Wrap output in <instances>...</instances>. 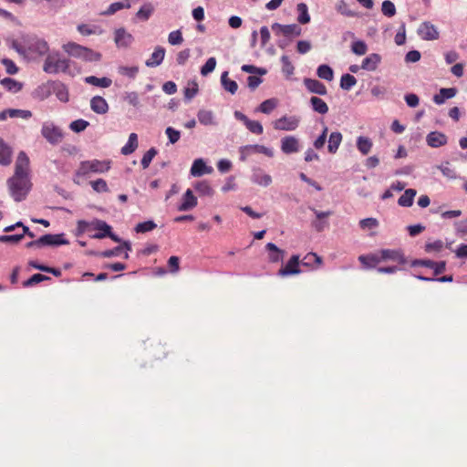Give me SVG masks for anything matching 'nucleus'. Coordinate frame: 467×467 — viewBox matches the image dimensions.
<instances>
[{"instance_id": "obj_13", "label": "nucleus", "mask_w": 467, "mask_h": 467, "mask_svg": "<svg viewBox=\"0 0 467 467\" xmlns=\"http://www.w3.org/2000/svg\"><path fill=\"white\" fill-rule=\"evenodd\" d=\"M281 150L285 154L298 152L300 150L299 140L293 135L285 136L281 140Z\"/></svg>"}, {"instance_id": "obj_35", "label": "nucleus", "mask_w": 467, "mask_h": 467, "mask_svg": "<svg viewBox=\"0 0 467 467\" xmlns=\"http://www.w3.org/2000/svg\"><path fill=\"white\" fill-rule=\"evenodd\" d=\"M254 150L255 151H257L259 153H263L268 157L274 156V151L270 148H267L263 145H249V146H245L244 149H242V151H241L242 152V155H241L242 161H245L244 150Z\"/></svg>"}, {"instance_id": "obj_61", "label": "nucleus", "mask_w": 467, "mask_h": 467, "mask_svg": "<svg viewBox=\"0 0 467 467\" xmlns=\"http://www.w3.org/2000/svg\"><path fill=\"white\" fill-rule=\"evenodd\" d=\"M165 133L171 144L176 143L181 138V132L172 127H168L165 130Z\"/></svg>"}, {"instance_id": "obj_21", "label": "nucleus", "mask_w": 467, "mask_h": 467, "mask_svg": "<svg viewBox=\"0 0 467 467\" xmlns=\"http://www.w3.org/2000/svg\"><path fill=\"white\" fill-rule=\"evenodd\" d=\"M251 180L253 182L265 187L272 183V177L259 168L254 169Z\"/></svg>"}, {"instance_id": "obj_10", "label": "nucleus", "mask_w": 467, "mask_h": 467, "mask_svg": "<svg viewBox=\"0 0 467 467\" xmlns=\"http://www.w3.org/2000/svg\"><path fill=\"white\" fill-rule=\"evenodd\" d=\"M40 247L44 246H59L68 244L69 242L65 238L64 234H47L39 238Z\"/></svg>"}, {"instance_id": "obj_56", "label": "nucleus", "mask_w": 467, "mask_h": 467, "mask_svg": "<svg viewBox=\"0 0 467 467\" xmlns=\"http://www.w3.org/2000/svg\"><path fill=\"white\" fill-rule=\"evenodd\" d=\"M90 185L92 189L97 192H109V187L104 179H98L96 181L90 182Z\"/></svg>"}, {"instance_id": "obj_25", "label": "nucleus", "mask_w": 467, "mask_h": 467, "mask_svg": "<svg viewBox=\"0 0 467 467\" xmlns=\"http://www.w3.org/2000/svg\"><path fill=\"white\" fill-rule=\"evenodd\" d=\"M265 248L269 252L268 259L271 263L283 261L285 252L279 249L275 244L268 243L266 244Z\"/></svg>"}, {"instance_id": "obj_7", "label": "nucleus", "mask_w": 467, "mask_h": 467, "mask_svg": "<svg viewBox=\"0 0 467 467\" xmlns=\"http://www.w3.org/2000/svg\"><path fill=\"white\" fill-rule=\"evenodd\" d=\"M42 136L51 144H58L63 140V132L60 128L53 123L46 122L42 125Z\"/></svg>"}, {"instance_id": "obj_40", "label": "nucleus", "mask_w": 467, "mask_h": 467, "mask_svg": "<svg viewBox=\"0 0 467 467\" xmlns=\"http://www.w3.org/2000/svg\"><path fill=\"white\" fill-rule=\"evenodd\" d=\"M1 85L8 91L18 92L22 89V84L11 78H5L1 80Z\"/></svg>"}, {"instance_id": "obj_41", "label": "nucleus", "mask_w": 467, "mask_h": 467, "mask_svg": "<svg viewBox=\"0 0 467 467\" xmlns=\"http://www.w3.org/2000/svg\"><path fill=\"white\" fill-rule=\"evenodd\" d=\"M317 74L318 78L327 81H331L334 78L333 69L327 65H320L317 67Z\"/></svg>"}, {"instance_id": "obj_38", "label": "nucleus", "mask_w": 467, "mask_h": 467, "mask_svg": "<svg viewBox=\"0 0 467 467\" xmlns=\"http://www.w3.org/2000/svg\"><path fill=\"white\" fill-rule=\"evenodd\" d=\"M194 189L200 196H212L214 193L213 189L207 181L197 182Z\"/></svg>"}, {"instance_id": "obj_48", "label": "nucleus", "mask_w": 467, "mask_h": 467, "mask_svg": "<svg viewBox=\"0 0 467 467\" xmlns=\"http://www.w3.org/2000/svg\"><path fill=\"white\" fill-rule=\"evenodd\" d=\"M277 106V100L275 99H269L263 101L259 106V110L265 114L271 113Z\"/></svg>"}, {"instance_id": "obj_27", "label": "nucleus", "mask_w": 467, "mask_h": 467, "mask_svg": "<svg viewBox=\"0 0 467 467\" xmlns=\"http://www.w3.org/2000/svg\"><path fill=\"white\" fill-rule=\"evenodd\" d=\"M343 140V136L339 131H334L329 135L327 150L331 154H335Z\"/></svg>"}, {"instance_id": "obj_43", "label": "nucleus", "mask_w": 467, "mask_h": 467, "mask_svg": "<svg viewBox=\"0 0 467 467\" xmlns=\"http://www.w3.org/2000/svg\"><path fill=\"white\" fill-rule=\"evenodd\" d=\"M130 4L128 0L125 2H115V3H112L105 12H103V15L111 16V15L115 14L117 11H119L123 8H130Z\"/></svg>"}, {"instance_id": "obj_9", "label": "nucleus", "mask_w": 467, "mask_h": 467, "mask_svg": "<svg viewBox=\"0 0 467 467\" xmlns=\"http://www.w3.org/2000/svg\"><path fill=\"white\" fill-rule=\"evenodd\" d=\"M300 258L299 255H292L286 265L278 270V275L287 276L292 275H297L301 273L299 268Z\"/></svg>"}, {"instance_id": "obj_60", "label": "nucleus", "mask_w": 467, "mask_h": 467, "mask_svg": "<svg viewBox=\"0 0 467 467\" xmlns=\"http://www.w3.org/2000/svg\"><path fill=\"white\" fill-rule=\"evenodd\" d=\"M155 228H156V223L154 222L146 221V222L138 223L136 225L135 230L137 233H146V232L152 231Z\"/></svg>"}, {"instance_id": "obj_17", "label": "nucleus", "mask_w": 467, "mask_h": 467, "mask_svg": "<svg viewBox=\"0 0 467 467\" xmlns=\"http://www.w3.org/2000/svg\"><path fill=\"white\" fill-rule=\"evenodd\" d=\"M114 40L119 47H128L133 42V36L124 28H119L115 31Z\"/></svg>"}, {"instance_id": "obj_50", "label": "nucleus", "mask_w": 467, "mask_h": 467, "mask_svg": "<svg viewBox=\"0 0 467 467\" xmlns=\"http://www.w3.org/2000/svg\"><path fill=\"white\" fill-rule=\"evenodd\" d=\"M152 12H153L152 5L150 4H146L139 9L136 16L138 18L146 21L150 18Z\"/></svg>"}, {"instance_id": "obj_1", "label": "nucleus", "mask_w": 467, "mask_h": 467, "mask_svg": "<svg viewBox=\"0 0 467 467\" xmlns=\"http://www.w3.org/2000/svg\"><path fill=\"white\" fill-rule=\"evenodd\" d=\"M11 196L16 202H21L28 194L32 183L29 177V158L21 151L19 152L15 165V173L7 181Z\"/></svg>"}, {"instance_id": "obj_64", "label": "nucleus", "mask_w": 467, "mask_h": 467, "mask_svg": "<svg viewBox=\"0 0 467 467\" xmlns=\"http://www.w3.org/2000/svg\"><path fill=\"white\" fill-rule=\"evenodd\" d=\"M443 247V242L441 240H436L434 242L427 243L425 244V251L427 253L431 252H440Z\"/></svg>"}, {"instance_id": "obj_36", "label": "nucleus", "mask_w": 467, "mask_h": 467, "mask_svg": "<svg viewBox=\"0 0 467 467\" xmlns=\"http://www.w3.org/2000/svg\"><path fill=\"white\" fill-rule=\"evenodd\" d=\"M221 83L223 88L230 92L231 94H234L238 89V85L234 80H232L228 78V72L224 71L221 76Z\"/></svg>"}, {"instance_id": "obj_18", "label": "nucleus", "mask_w": 467, "mask_h": 467, "mask_svg": "<svg viewBox=\"0 0 467 467\" xmlns=\"http://www.w3.org/2000/svg\"><path fill=\"white\" fill-rule=\"evenodd\" d=\"M304 85L311 93L324 96L327 93V87L319 80L314 78H305Z\"/></svg>"}, {"instance_id": "obj_57", "label": "nucleus", "mask_w": 467, "mask_h": 467, "mask_svg": "<svg viewBox=\"0 0 467 467\" xmlns=\"http://www.w3.org/2000/svg\"><path fill=\"white\" fill-rule=\"evenodd\" d=\"M328 128L324 126L322 133L316 139L313 145L317 150H321L326 144Z\"/></svg>"}, {"instance_id": "obj_54", "label": "nucleus", "mask_w": 467, "mask_h": 467, "mask_svg": "<svg viewBox=\"0 0 467 467\" xmlns=\"http://www.w3.org/2000/svg\"><path fill=\"white\" fill-rule=\"evenodd\" d=\"M157 155V150L155 148H150L148 151H146L141 159V166L143 169H147L152 159Z\"/></svg>"}, {"instance_id": "obj_59", "label": "nucleus", "mask_w": 467, "mask_h": 467, "mask_svg": "<svg viewBox=\"0 0 467 467\" xmlns=\"http://www.w3.org/2000/svg\"><path fill=\"white\" fill-rule=\"evenodd\" d=\"M215 67H216L215 57H210L207 59L205 64L202 67L201 74L202 76H207L208 74H210L211 72H213L214 70Z\"/></svg>"}, {"instance_id": "obj_5", "label": "nucleus", "mask_w": 467, "mask_h": 467, "mask_svg": "<svg viewBox=\"0 0 467 467\" xmlns=\"http://www.w3.org/2000/svg\"><path fill=\"white\" fill-rule=\"evenodd\" d=\"M93 226L94 230H103V233H96L91 235L92 238L95 239H102L105 237H109L115 242H119L120 239L111 233V227L104 221L96 220L92 223H88L85 221L78 222V227L82 231H89V228Z\"/></svg>"}, {"instance_id": "obj_30", "label": "nucleus", "mask_w": 467, "mask_h": 467, "mask_svg": "<svg viewBox=\"0 0 467 467\" xmlns=\"http://www.w3.org/2000/svg\"><path fill=\"white\" fill-rule=\"evenodd\" d=\"M305 266L317 268L322 265V258L316 253H308L301 261Z\"/></svg>"}, {"instance_id": "obj_14", "label": "nucleus", "mask_w": 467, "mask_h": 467, "mask_svg": "<svg viewBox=\"0 0 467 467\" xmlns=\"http://www.w3.org/2000/svg\"><path fill=\"white\" fill-rule=\"evenodd\" d=\"M426 142L431 148H439L448 143V138L441 131H431L426 136Z\"/></svg>"}, {"instance_id": "obj_22", "label": "nucleus", "mask_w": 467, "mask_h": 467, "mask_svg": "<svg viewBox=\"0 0 467 467\" xmlns=\"http://www.w3.org/2000/svg\"><path fill=\"white\" fill-rule=\"evenodd\" d=\"M90 108L97 114H105L109 111V104L100 96H95L90 100Z\"/></svg>"}, {"instance_id": "obj_62", "label": "nucleus", "mask_w": 467, "mask_h": 467, "mask_svg": "<svg viewBox=\"0 0 467 467\" xmlns=\"http://www.w3.org/2000/svg\"><path fill=\"white\" fill-rule=\"evenodd\" d=\"M168 41L171 45H180L182 41V35L180 30L172 31L169 34Z\"/></svg>"}, {"instance_id": "obj_28", "label": "nucleus", "mask_w": 467, "mask_h": 467, "mask_svg": "<svg viewBox=\"0 0 467 467\" xmlns=\"http://www.w3.org/2000/svg\"><path fill=\"white\" fill-rule=\"evenodd\" d=\"M358 261L365 267L373 268L381 262V258H379L378 254H361L358 256Z\"/></svg>"}, {"instance_id": "obj_58", "label": "nucleus", "mask_w": 467, "mask_h": 467, "mask_svg": "<svg viewBox=\"0 0 467 467\" xmlns=\"http://www.w3.org/2000/svg\"><path fill=\"white\" fill-rule=\"evenodd\" d=\"M8 117L10 118H21L27 119L32 117V112L30 110L24 109H7Z\"/></svg>"}, {"instance_id": "obj_45", "label": "nucleus", "mask_w": 467, "mask_h": 467, "mask_svg": "<svg viewBox=\"0 0 467 467\" xmlns=\"http://www.w3.org/2000/svg\"><path fill=\"white\" fill-rule=\"evenodd\" d=\"M281 62L282 72L287 78H290L294 74L295 67L293 66L292 62L290 61L287 56H282Z\"/></svg>"}, {"instance_id": "obj_63", "label": "nucleus", "mask_w": 467, "mask_h": 467, "mask_svg": "<svg viewBox=\"0 0 467 467\" xmlns=\"http://www.w3.org/2000/svg\"><path fill=\"white\" fill-rule=\"evenodd\" d=\"M359 226L365 229H372L379 226V222L375 218H365L359 221Z\"/></svg>"}, {"instance_id": "obj_52", "label": "nucleus", "mask_w": 467, "mask_h": 467, "mask_svg": "<svg viewBox=\"0 0 467 467\" xmlns=\"http://www.w3.org/2000/svg\"><path fill=\"white\" fill-rule=\"evenodd\" d=\"M381 11L384 16L392 17L396 15L395 5L389 0H385L382 3Z\"/></svg>"}, {"instance_id": "obj_34", "label": "nucleus", "mask_w": 467, "mask_h": 467, "mask_svg": "<svg viewBox=\"0 0 467 467\" xmlns=\"http://www.w3.org/2000/svg\"><path fill=\"white\" fill-rule=\"evenodd\" d=\"M85 82L100 88H109L112 84V80L109 78H97L95 76H88L85 78Z\"/></svg>"}, {"instance_id": "obj_47", "label": "nucleus", "mask_w": 467, "mask_h": 467, "mask_svg": "<svg viewBox=\"0 0 467 467\" xmlns=\"http://www.w3.org/2000/svg\"><path fill=\"white\" fill-rule=\"evenodd\" d=\"M119 74L122 76H126L131 79L135 78L136 76L139 73V67L133 66V67H126V66H120L118 67Z\"/></svg>"}, {"instance_id": "obj_42", "label": "nucleus", "mask_w": 467, "mask_h": 467, "mask_svg": "<svg viewBox=\"0 0 467 467\" xmlns=\"http://www.w3.org/2000/svg\"><path fill=\"white\" fill-rule=\"evenodd\" d=\"M357 84V79L353 75L344 74L340 78V88L344 90L351 89Z\"/></svg>"}, {"instance_id": "obj_53", "label": "nucleus", "mask_w": 467, "mask_h": 467, "mask_svg": "<svg viewBox=\"0 0 467 467\" xmlns=\"http://www.w3.org/2000/svg\"><path fill=\"white\" fill-rule=\"evenodd\" d=\"M50 277L44 275L42 274H35L30 278H28L26 281L23 283V285L26 287L35 285L40 282H43L45 280H49Z\"/></svg>"}, {"instance_id": "obj_2", "label": "nucleus", "mask_w": 467, "mask_h": 467, "mask_svg": "<svg viewBox=\"0 0 467 467\" xmlns=\"http://www.w3.org/2000/svg\"><path fill=\"white\" fill-rule=\"evenodd\" d=\"M62 49L68 56L87 62L99 61L101 58L100 53L71 41L64 44Z\"/></svg>"}, {"instance_id": "obj_6", "label": "nucleus", "mask_w": 467, "mask_h": 467, "mask_svg": "<svg viewBox=\"0 0 467 467\" xmlns=\"http://www.w3.org/2000/svg\"><path fill=\"white\" fill-rule=\"evenodd\" d=\"M25 43L26 44V51L30 55L43 57L49 51L47 42L36 36H26Z\"/></svg>"}, {"instance_id": "obj_44", "label": "nucleus", "mask_w": 467, "mask_h": 467, "mask_svg": "<svg viewBox=\"0 0 467 467\" xmlns=\"http://www.w3.org/2000/svg\"><path fill=\"white\" fill-rule=\"evenodd\" d=\"M54 92H55L57 98L60 101H62V102L68 101V97H69L68 90L64 84H62V83L56 84V86L54 87Z\"/></svg>"}, {"instance_id": "obj_26", "label": "nucleus", "mask_w": 467, "mask_h": 467, "mask_svg": "<svg viewBox=\"0 0 467 467\" xmlns=\"http://www.w3.org/2000/svg\"><path fill=\"white\" fill-rule=\"evenodd\" d=\"M457 93L456 88H442L440 89V92L433 97V101L437 105H441L445 102L446 99L453 98Z\"/></svg>"}, {"instance_id": "obj_15", "label": "nucleus", "mask_w": 467, "mask_h": 467, "mask_svg": "<svg viewBox=\"0 0 467 467\" xmlns=\"http://www.w3.org/2000/svg\"><path fill=\"white\" fill-rule=\"evenodd\" d=\"M414 265H420L433 269L434 275H439L445 271L446 263L444 261L434 262L432 260H418L414 263Z\"/></svg>"}, {"instance_id": "obj_55", "label": "nucleus", "mask_w": 467, "mask_h": 467, "mask_svg": "<svg viewBox=\"0 0 467 467\" xmlns=\"http://www.w3.org/2000/svg\"><path fill=\"white\" fill-rule=\"evenodd\" d=\"M88 125H89L88 121L79 119L72 121L69 125V128L74 132L78 133V132L85 130Z\"/></svg>"}, {"instance_id": "obj_3", "label": "nucleus", "mask_w": 467, "mask_h": 467, "mask_svg": "<svg viewBox=\"0 0 467 467\" xmlns=\"http://www.w3.org/2000/svg\"><path fill=\"white\" fill-rule=\"evenodd\" d=\"M109 169L110 161H109L92 160L81 161L75 172L74 182L79 183L77 178L88 176L89 173H104Z\"/></svg>"}, {"instance_id": "obj_19", "label": "nucleus", "mask_w": 467, "mask_h": 467, "mask_svg": "<svg viewBox=\"0 0 467 467\" xmlns=\"http://www.w3.org/2000/svg\"><path fill=\"white\" fill-rule=\"evenodd\" d=\"M197 205V199L193 195V192L191 189H188L182 199L181 204L178 206V211L185 212L192 210Z\"/></svg>"}, {"instance_id": "obj_46", "label": "nucleus", "mask_w": 467, "mask_h": 467, "mask_svg": "<svg viewBox=\"0 0 467 467\" xmlns=\"http://www.w3.org/2000/svg\"><path fill=\"white\" fill-rule=\"evenodd\" d=\"M198 120L203 125L213 124V114L211 110L202 109L197 114Z\"/></svg>"}, {"instance_id": "obj_12", "label": "nucleus", "mask_w": 467, "mask_h": 467, "mask_svg": "<svg viewBox=\"0 0 467 467\" xmlns=\"http://www.w3.org/2000/svg\"><path fill=\"white\" fill-rule=\"evenodd\" d=\"M418 35L423 40H436L439 38V31L431 22H423L418 28Z\"/></svg>"}, {"instance_id": "obj_20", "label": "nucleus", "mask_w": 467, "mask_h": 467, "mask_svg": "<svg viewBox=\"0 0 467 467\" xmlns=\"http://www.w3.org/2000/svg\"><path fill=\"white\" fill-rule=\"evenodd\" d=\"M213 172V168L207 166L202 159H196L192 167H191V174L193 177H200L203 174H209Z\"/></svg>"}, {"instance_id": "obj_31", "label": "nucleus", "mask_w": 467, "mask_h": 467, "mask_svg": "<svg viewBox=\"0 0 467 467\" xmlns=\"http://www.w3.org/2000/svg\"><path fill=\"white\" fill-rule=\"evenodd\" d=\"M416 193L417 192L414 189L406 190L398 200L399 205L402 207H410L413 204V200L416 196Z\"/></svg>"}, {"instance_id": "obj_49", "label": "nucleus", "mask_w": 467, "mask_h": 467, "mask_svg": "<svg viewBox=\"0 0 467 467\" xmlns=\"http://www.w3.org/2000/svg\"><path fill=\"white\" fill-rule=\"evenodd\" d=\"M244 124L254 134L261 135L264 131L263 126L259 121L248 119Z\"/></svg>"}, {"instance_id": "obj_11", "label": "nucleus", "mask_w": 467, "mask_h": 467, "mask_svg": "<svg viewBox=\"0 0 467 467\" xmlns=\"http://www.w3.org/2000/svg\"><path fill=\"white\" fill-rule=\"evenodd\" d=\"M272 29L276 35H283L285 36H297L301 35V27L296 24L281 25L279 23H274Z\"/></svg>"}, {"instance_id": "obj_16", "label": "nucleus", "mask_w": 467, "mask_h": 467, "mask_svg": "<svg viewBox=\"0 0 467 467\" xmlns=\"http://www.w3.org/2000/svg\"><path fill=\"white\" fill-rule=\"evenodd\" d=\"M379 254L381 261L391 260L401 265L406 263L403 254L399 250L382 249Z\"/></svg>"}, {"instance_id": "obj_4", "label": "nucleus", "mask_w": 467, "mask_h": 467, "mask_svg": "<svg viewBox=\"0 0 467 467\" xmlns=\"http://www.w3.org/2000/svg\"><path fill=\"white\" fill-rule=\"evenodd\" d=\"M70 60L62 57L59 52L47 53L44 61L43 70L47 74H57L67 72L69 68Z\"/></svg>"}, {"instance_id": "obj_51", "label": "nucleus", "mask_w": 467, "mask_h": 467, "mask_svg": "<svg viewBox=\"0 0 467 467\" xmlns=\"http://www.w3.org/2000/svg\"><path fill=\"white\" fill-rule=\"evenodd\" d=\"M351 50L358 56L365 55L368 51L367 44L362 40L354 41L351 45Z\"/></svg>"}, {"instance_id": "obj_39", "label": "nucleus", "mask_w": 467, "mask_h": 467, "mask_svg": "<svg viewBox=\"0 0 467 467\" xmlns=\"http://www.w3.org/2000/svg\"><path fill=\"white\" fill-rule=\"evenodd\" d=\"M298 13L297 21L302 24H307L310 22V16L308 14V7L305 3H299L296 5Z\"/></svg>"}, {"instance_id": "obj_37", "label": "nucleus", "mask_w": 467, "mask_h": 467, "mask_svg": "<svg viewBox=\"0 0 467 467\" xmlns=\"http://www.w3.org/2000/svg\"><path fill=\"white\" fill-rule=\"evenodd\" d=\"M373 146L371 140L368 137L359 136L357 140V148L363 154L367 155Z\"/></svg>"}, {"instance_id": "obj_33", "label": "nucleus", "mask_w": 467, "mask_h": 467, "mask_svg": "<svg viewBox=\"0 0 467 467\" xmlns=\"http://www.w3.org/2000/svg\"><path fill=\"white\" fill-rule=\"evenodd\" d=\"M138 148V136L136 133H130L128 142L121 148L123 155H130Z\"/></svg>"}, {"instance_id": "obj_24", "label": "nucleus", "mask_w": 467, "mask_h": 467, "mask_svg": "<svg viewBox=\"0 0 467 467\" xmlns=\"http://www.w3.org/2000/svg\"><path fill=\"white\" fill-rule=\"evenodd\" d=\"M165 57V49L162 47H157L150 59L145 62L149 67H154L161 64Z\"/></svg>"}, {"instance_id": "obj_29", "label": "nucleus", "mask_w": 467, "mask_h": 467, "mask_svg": "<svg viewBox=\"0 0 467 467\" xmlns=\"http://www.w3.org/2000/svg\"><path fill=\"white\" fill-rule=\"evenodd\" d=\"M12 161V150L11 148L0 140V164L7 166Z\"/></svg>"}, {"instance_id": "obj_8", "label": "nucleus", "mask_w": 467, "mask_h": 467, "mask_svg": "<svg viewBox=\"0 0 467 467\" xmlns=\"http://www.w3.org/2000/svg\"><path fill=\"white\" fill-rule=\"evenodd\" d=\"M299 126V119L296 116H283L273 122V127L276 130L292 131Z\"/></svg>"}, {"instance_id": "obj_32", "label": "nucleus", "mask_w": 467, "mask_h": 467, "mask_svg": "<svg viewBox=\"0 0 467 467\" xmlns=\"http://www.w3.org/2000/svg\"><path fill=\"white\" fill-rule=\"evenodd\" d=\"M310 104L315 112H317L321 115H325L328 112L327 104L318 97H312L310 99Z\"/></svg>"}, {"instance_id": "obj_23", "label": "nucleus", "mask_w": 467, "mask_h": 467, "mask_svg": "<svg viewBox=\"0 0 467 467\" xmlns=\"http://www.w3.org/2000/svg\"><path fill=\"white\" fill-rule=\"evenodd\" d=\"M380 61L381 57L377 53H372L363 59L361 68L368 71H375Z\"/></svg>"}]
</instances>
